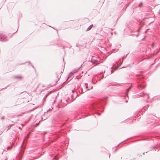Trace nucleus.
Here are the masks:
<instances>
[{
  "label": "nucleus",
  "mask_w": 160,
  "mask_h": 160,
  "mask_svg": "<svg viewBox=\"0 0 160 160\" xmlns=\"http://www.w3.org/2000/svg\"><path fill=\"white\" fill-rule=\"evenodd\" d=\"M104 101L102 100L94 103L91 105L90 109L91 111L94 110L95 113H97V115H100V114L97 112V109L98 108H99L100 107H102L104 105Z\"/></svg>",
  "instance_id": "f257e3e1"
},
{
  "label": "nucleus",
  "mask_w": 160,
  "mask_h": 160,
  "mask_svg": "<svg viewBox=\"0 0 160 160\" xmlns=\"http://www.w3.org/2000/svg\"><path fill=\"white\" fill-rule=\"evenodd\" d=\"M142 74L141 72L140 74L136 75L137 78V82L138 83V87L139 88H143L145 87V84L144 80L142 79Z\"/></svg>",
  "instance_id": "f03ea898"
},
{
  "label": "nucleus",
  "mask_w": 160,
  "mask_h": 160,
  "mask_svg": "<svg viewBox=\"0 0 160 160\" xmlns=\"http://www.w3.org/2000/svg\"><path fill=\"white\" fill-rule=\"evenodd\" d=\"M90 89V88H88V84L87 83H85L80 88L81 92L80 93H84L86 92L88 90H89Z\"/></svg>",
  "instance_id": "7ed1b4c3"
},
{
  "label": "nucleus",
  "mask_w": 160,
  "mask_h": 160,
  "mask_svg": "<svg viewBox=\"0 0 160 160\" xmlns=\"http://www.w3.org/2000/svg\"><path fill=\"white\" fill-rule=\"evenodd\" d=\"M24 140H23L22 143L21 147V149L19 151V154L20 155H22L24 152L25 148V146L24 145Z\"/></svg>",
  "instance_id": "20e7f679"
},
{
  "label": "nucleus",
  "mask_w": 160,
  "mask_h": 160,
  "mask_svg": "<svg viewBox=\"0 0 160 160\" xmlns=\"http://www.w3.org/2000/svg\"><path fill=\"white\" fill-rule=\"evenodd\" d=\"M8 40L6 35L2 32H0V41H6Z\"/></svg>",
  "instance_id": "39448f33"
},
{
  "label": "nucleus",
  "mask_w": 160,
  "mask_h": 160,
  "mask_svg": "<svg viewBox=\"0 0 160 160\" xmlns=\"http://www.w3.org/2000/svg\"><path fill=\"white\" fill-rule=\"evenodd\" d=\"M139 96L140 97H144L147 98H149V97L148 95L147 94H146L143 92L141 93L140 94Z\"/></svg>",
  "instance_id": "423d86ee"
},
{
  "label": "nucleus",
  "mask_w": 160,
  "mask_h": 160,
  "mask_svg": "<svg viewBox=\"0 0 160 160\" xmlns=\"http://www.w3.org/2000/svg\"><path fill=\"white\" fill-rule=\"evenodd\" d=\"M132 86L131 85L130 87H129L128 88H127L125 92V96H128V92L129 91L130 89L131 88H132Z\"/></svg>",
  "instance_id": "0eeeda50"
},
{
  "label": "nucleus",
  "mask_w": 160,
  "mask_h": 160,
  "mask_svg": "<svg viewBox=\"0 0 160 160\" xmlns=\"http://www.w3.org/2000/svg\"><path fill=\"white\" fill-rule=\"evenodd\" d=\"M80 68H78L77 69H75L73 71H72L69 73V75H72L74 73H76L77 71Z\"/></svg>",
  "instance_id": "6e6552de"
},
{
  "label": "nucleus",
  "mask_w": 160,
  "mask_h": 160,
  "mask_svg": "<svg viewBox=\"0 0 160 160\" xmlns=\"http://www.w3.org/2000/svg\"><path fill=\"white\" fill-rule=\"evenodd\" d=\"M92 26H93V25L92 24L90 26H89L88 27V28L87 29L86 31H88L90 30H91V29L92 28Z\"/></svg>",
  "instance_id": "1a4fd4ad"
},
{
  "label": "nucleus",
  "mask_w": 160,
  "mask_h": 160,
  "mask_svg": "<svg viewBox=\"0 0 160 160\" xmlns=\"http://www.w3.org/2000/svg\"><path fill=\"white\" fill-rule=\"evenodd\" d=\"M147 106H146L145 107H144L140 111V112L141 113H142L143 110H145L147 109Z\"/></svg>",
  "instance_id": "9d476101"
},
{
  "label": "nucleus",
  "mask_w": 160,
  "mask_h": 160,
  "mask_svg": "<svg viewBox=\"0 0 160 160\" xmlns=\"http://www.w3.org/2000/svg\"><path fill=\"white\" fill-rule=\"evenodd\" d=\"M81 112L82 113H83L86 115L87 114L86 113H87V112H86V111L84 109L83 110H82L81 111Z\"/></svg>",
  "instance_id": "9b49d317"
},
{
  "label": "nucleus",
  "mask_w": 160,
  "mask_h": 160,
  "mask_svg": "<svg viewBox=\"0 0 160 160\" xmlns=\"http://www.w3.org/2000/svg\"><path fill=\"white\" fill-rule=\"evenodd\" d=\"M14 78L17 79H22V77L20 76H16L14 77Z\"/></svg>",
  "instance_id": "f8f14e48"
},
{
  "label": "nucleus",
  "mask_w": 160,
  "mask_h": 160,
  "mask_svg": "<svg viewBox=\"0 0 160 160\" xmlns=\"http://www.w3.org/2000/svg\"><path fill=\"white\" fill-rule=\"evenodd\" d=\"M70 98L71 99V101L72 102L76 98V97H75L74 98H73L74 97H73V95H72L71 97Z\"/></svg>",
  "instance_id": "ddd939ff"
},
{
  "label": "nucleus",
  "mask_w": 160,
  "mask_h": 160,
  "mask_svg": "<svg viewBox=\"0 0 160 160\" xmlns=\"http://www.w3.org/2000/svg\"><path fill=\"white\" fill-rule=\"evenodd\" d=\"M119 61H120V64L119 65V66L118 67H116V68H115V70H116V69H117V68H118V67H119V66H120V65H121L122 63V62H121V59H120V60H119Z\"/></svg>",
  "instance_id": "4468645a"
},
{
  "label": "nucleus",
  "mask_w": 160,
  "mask_h": 160,
  "mask_svg": "<svg viewBox=\"0 0 160 160\" xmlns=\"http://www.w3.org/2000/svg\"><path fill=\"white\" fill-rule=\"evenodd\" d=\"M159 52V51L158 50H157V51L154 52H153V55H156Z\"/></svg>",
  "instance_id": "2eb2a0df"
},
{
  "label": "nucleus",
  "mask_w": 160,
  "mask_h": 160,
  "mask_svg": "<svg viewBox=\"0 0 160 160\" xmlns=\"http://www.w3.org/2000/svg\"><path fill=\"white\" fill-rule=\"evenodd\" d=\"M39 123V122L37 123H36L35 124L33 125V127L34 128H36L37 126H38Z\"/></svg>",
  "instance_id": "dca6fc26"
},
{
  "label": "nucleus",
  "mask_w": 160,
  "mask_h": 160,
  "mask_svg": "<svg viewBox=\"0 0 160 160\" xmlns=\"http://www.w3.org/2000/svg\"><path fill=\"white\" fill-rule=\"evenodd\" d=\"M113 72V71L112 69L110 70V72L109 73H108V74L107 75H108L111 74Z\"/></svg>",
  "instance_id": "f3484780"
},
{
  "label": "nucleus",
  "mask_w": 160,
  "mask_h": 160,
  "mask_svg": "<svg viewBox=\"0 0 160 160\" xmlns=\"http://www.w3.org/2000/svg\"><path fill=\"white\" fill-rule=\"evenodd\" d=\"M93 62L94 64H98V61L97 60H93Z\"/></svg>",
  "instance_id": "a211bd4d"
},
{
  "label": "nucleus",
  "mask_w": 160,
  "mask_h": 160,
  "mask_svg": "<svg viewBox=\"0 0 160 160\" xmlns=\"http://www.w3.org/2000/svg\"><path fill=\"white\" fill-rule=\"evenodd\" d=\"M142 4H142V2H140V4H139V6H138V7H142Z\"/></svg>",
  "instance_id": "6ab92c4d"
},
{
  "label": "nucleus",
  "mask_w": 160,
  "mask_h": 160,
  "mask_svg": "<svg viewBox=\"0 0 160 160\" xmlns=\"http://www.w3.org/2000/svg\"><path fill=\"white\" fill-rule=\"evenodd\" d=\"M48 94L49 93H47L45 96V97H44V98H43V99H45V98H47V97L48 96Z\"/></svg>",
  "instance_id": "aec40b11"
},
{
  "label": "nucleus",
  "mask_w": 160,
  "mask_h": 160,
  "mask_svg": "<svg viewBox=\"0 0 160 160\" xmlns=\"http://www.w3.org/2000/svg\"><path fill=\"white\" fill-rule=\"evenodd\" d=\"M30 133H31V132H30L27 135V138H28V136L30 134Z\"/></svg>",
  "instance_id": "412c9836"
},
{
  "label": "nucleus",
  "mask_w": 160,
  "mask_h": 160,
  "mask_svg": "<svg viewBox=\"0 0 160 160\" xmlns=\"http://www.w3.org/2000/svg\"><path fill=\"white\" fill-rule=\"evenodd\" d=\"M12 125H9L8 126V129H9L11 127Z\"/></svg>",
  "instance_id": "4be33fe9"
},
{
  "label": "nucleus",
  "mask_w": 160,
  "mask_h": 160,
  "mask_svg": "<svg viewBox=\"0 0 160 160\" xmlns=\"http://www.w3.org/2000/svg\"><path fill=\"white\" fill-rule=\"evenodd\" d=\"M128 54H127L126 55V56H125L124 57H123L122 58V59H125V58H126V57H127V55H128Z\"/></svg>",
  "instance_id": "5701e85b"
},
{
  "label": "nucleus",
  "mask_w": 160,
  "mask_h": 160,
  "mask_svg": "<svg viewBox=\"0 0 160 160\" xmlns=\"http://www.w3.org/2000/svg\"><path fill=\"white\" fill-rule=\"evenodd\" d=\"M11 148L10 147H8L7 148V149L8 150L10 149Z\"/></svg>",
  "instance_id": "b1692460"
},
{
  "label": "nucleus",
  "mask_w": 160,
  "mask_h": 160,
  "mask_svg": "<svg viewBox=\"0 0 160 160\" xmlns=\"http://www.w3.org/2000/svg\"><path fill=\"white\" fill-rule=\"evenodd\" d=\"M1 119H2V120L4 119V117L3 116V117H2Z\"/></svg>",
  "instance_id": "393cba45"
},
{
  "label": "nucleus",
  "mask_w": 160,
  "mask_h": 160,
  "mask_svg": "<svg viewBox=\"0 0 160 160\" xmlns=\"http://www.w3.org/2000/svg\"><path fill=\"white\" fill-rule=\"evenodd\" d=\"M154 147H152V148H151V149H150V150H152V149H154Z\"/></svg>",
  "instance_id": "a878e982"
},
{
  "label": "nucleus",
  "mask_w": 160,
  "mask_h": 160,
  "mask_svg": "<svg viewBox=\"0 0 160 160\" xmlns=\"http://www.w3.org/2000/svg\"><path fill=\"white\" fill-rule=\"evenodd\" d=\"M56 156H54L53 158V159H56Z\"/></svg>",
  "instance_id": "bb28decb"
},
{
  "label": "nucleus",
  "mask_w": 160,
  "mask_h": 160,
  "mask_svg": "<svg viewBox=\"0 0 160 160\" xmlns=\"http://www.w3.org/2000/svg\"><path fill=\"white\" fill-rule=\"evenodd\" d=\"M31 65L32 67L33 68H34V66H33L32 64Z\"/></svg>",
  "instance_id": "cd10ccee"
},
{
  "label": "nucleus",
  "mask_w": 160,
  "mask_h": 160,
  "mask_svg": "<svg viewBox=\"0 0 160 160\" xmlns=\"http://www.w3.org/2000/svg\"><path fill=\"white\" fill-rule=\"evenodd\" d=\"M28 62L29 64H30V65L32 64L30 62Z\"/></svg>",
  "instance_id": "c85d7f7f"
},
{
  "label": "nucleus",
  "mask_w": 160,
  "mask_h": 160,
  "mask_svg": "<svg viewBox=\"0 0 160 160\" xmlns=\"http://www.w3.org/2000/svg\"><path fill=\"white\" fill-rule=\"evenodd\" d=\"M19 128L20 130H21L22 128H21V127H19Z\"/></svg>",
  "instance_id": "c756f323"
},
{
  "label": "nucleus",
  "mask_w": 160,
  "mask_h": 160,
  "mask_svg": "<svg viewBox=\"0 0 160 160\" xmlns=\"http://www.w3.org/2000/svg\"><path fill=\"white\" fill-rule=\"evenodd\" d=\"M18 29H17V31H16L15 32H14V33H13V34H14L16 32H17V31H18Z\"/></svg>",
  "instance_id": "7c9ffc66"
},
{
  "label": "nucleus",
  "mask_w": 160,
  "mask_h": 160,
  "mask_svg": "<svg viewBox=\"0 0 160 160\" xmlns=\"http://www.w3.org/2000/svg\"><path fill=\"white\" fill-rule=\"evenodd\" d=\"M60 77L58 78V80L56 81V82H57L60 79Z\"/></svg>",
  "instance_id": "2f4dec72"
},
{
  "label": "nucleus",
  "mask_w": 160,
  "mask_h": 160,
  "mask_svg": "<svg viewBox=\"0 0 160 160\" xmlns=\"http://www.w3.org/2000/svg\"><path fill=\"white\" fill-rule=\"evenodd\" d=\"M21 125L22 126V127H23L24 126V124H23L22 123L21 124Z\"/></svg>",
  "instance_id": "473e14b6"
},
{
  "label": "nucleus",
  "mask_w": 160,
  "mask_h": 160,
  "mask_svg": "<svg viewBox=\"0 0 160 160\" xmlns=\"http://www.w3.org/2000/svg\"><path fill=\"white\" fill-rule=\"evenodd\" d=\"M50 109H49L48 111H47V113L48 112V111H50Z\"/></svg>",
  "instance_id": "72a5a7b5"
},
{
  "label": "nucleus",
  "mask_w": 160,
  "mask_h": 160,
  "mask_svg": "<svg viewBox=\"0 0 160 160\" xmlns=\"http://www.w3.org/2000/svg\"><path fill=\"white\" fill-rule=\"evenodd\" d=\"M2 133V132L1 131L0 132V135Z\"/></svg>",
  "instance_id": "f704fd0d"
},
{
  "label": "nucleus",
  "mask_w": 160,
  "mask_h": 160,
  "mask_svg": "<svg viewBox=\"0 0 160 160\" xmlns=\"http://www.w3.org/2000/svg\"><path fill=\"white\" fill-rule=\"evenodd\" d=\"M74 92V91L73 90L72 91V93H73Z\"/></svg>",
  "instance_id": "c9c22d12"
},
{
  "label": "nucleus",
  "mask_w": 160,
  "mask_h": 160,
  "mask_svg": "<svg viewBox=\"0 0 160 160\" xmlns=\"http://www.w3.org/2000/svg\"><path fill=\"white\" fill-rule=\"evenodd\" d=\"M102 78H103L104 76L103 75H102Z\"/></svg>",
  "instance_id": "e433bc0d"
},
{
  "label": "nucleus",
  "mask_w": 160,
  "mask_h": 160,
  "mask_svg": "<svg viewBox=\"0 0 160 160\" xmlns=\"http://www.w3.org/2000/svg\"><path fill=\"white\" fill-rule=\"evenodd\" d=\"M154 46V43H153V44H152V46L153 47Z\"/></svg>",
  "instance_id": "4c0bfd02"
},
{
  "label": "nucleus",
  "mask_w": 160,
  "mask_h": 160,
  "mask_svg": "<svg viewBox=\"0 0 160 160\" xmlns=\"http://www.w3.org/2000/svg\"><path fill=\"white\" fill-rule=\"evenodd\" d=\"M24 63H22L20 64V65L22 64H23Z\"/></svg>",
  "instance_id": "58836bf2"
},
{
  "label": "nucleus",
  "mask_w": 160,
  "mask_h": 160,
  "mask_svg": "<svg viewBox=\"0 0 160 160\" xmlns=\"http://www.w3.org/2000/svg\"><path fill=\"white\" fill-rule=\"evenodd\" d=\"M94 58V56H92V58H93H93Z\"/></svg>",
  "instance_id": "ea45409f"
},
{
  "label": "nucleus",
  "mask_w": 160,
  "mask_h": 160,
  "mask_svg": "<svg viewBox=\"0 0 160 160\" xmlns=\"http://www.w3.org/2000/svg\"><path fill=\"white\" fill-rule=\"evenodd\" d=\"M139 31H140V29H138V32H139Z\"/></svg>",
  "instance_id": "a19ab883"
},
{
  "label": "nucleus",
  "mask_w": 160,
  "mask_h": 160,
  "mask_svg": "<svg viewBox=\"0 0 160 160\" xmlns=\"http://www.w3.org/2000/svg\"><path fill=\"white\" fill-rule=\"evenodd\" d=\"M76 46L78 47V45L77 44L76 45Z\"/></svg>",
  "instance_id": "79ce46f5"
},
{
  "label": "nucleus",
  "mask_w": 160,
  "mask_h": 160,
  "mask_svg": "<svg viewBox=\"0 0 160 160\" xmlns=\"http://www.w3.org/2000/svg\"><path fill=\"white\" fill-rule=\"evenodd\" d=\"M112 68H113V67H111V69H112Z\"/></svg>",
  "instance_id": "37998d69"
},
{
  "label": "nucleus",
  "mask_w": 160,
  "mask_h": 160,
  "mask_svg": "<svg viewBox=\"0 0 160 160\" xmlns=\"http://www.w3.org/2000/svg\"><path fill=\"white\" fill-rule=\"evenodd\" d=\"M126 102H128V101H127V100H126Z\"/></svg>",
  "instance_id": "c03bdc74"
},
{
  "label": "nucleus",
  "mask_w": 160,
  "mask_h": 160,
  "mask_svg": "<svg viewBox=\"0 0 160 160\" xmlns=\"http://www.w3.org/2000/svg\"><path fill=\"white\" fill-rule=\"evenodd\" d=\"M105 71H104V73H105Z\"/></svg>",
  "instance_id": "a18cd8bd"
},
{
  "label": "nucleus",
  "mask_w": 160,
  "mask_h": 160,
  "mask_svg": "<svg viewBox=\"0 0 160 160\" xmlns=\"http://www.w3.org/2000/svg\"><path fill=\"white\" fill-rule=\"evenodd\" d=\"M55 102V101H54V102H53V103H54Z\"/></svg>",
  "instance_id": "49530a36"
},
{
  "label": "nucleus",
  "mask_w": 160,
  "mask_h": 160,
  "mask_svg": "<svg viewBox=\"0 0 160 160\" xmlns=\"http://www.w3.org/2000/svg\"><path fill=\"white\" fill-rule=\"evenodd\" d=\"M92 88V87H91V88Z\"/></svg>",
  "instance_id": "de8ad7c7"
},
{
  "label": "nucleus",
  "mask_w": 160,
  "mask_h": 160,
  "mask_svg": "<svg viewBox=\"0 0 160 160\" xmlns=\"http://www.w3.org/2000/svg\"><path fill=\"white\" fill-rule=\"evenodd\" d=\"M117 149H116V150H115V151H117Z\"/></svg>",
  "instance_id": "09e8293b"
},
{
  "label": "nucleus",
  "mask_w": 160,
  "mask_h": 160,
  "mask_svg": "<svg viewBox=\"0 0 160 160\" xmlns=\"http://www.w3.org/2000/svg\"><path fill=\"white\" fill-rule=\"evenodd\" d=\"M138 35H137V37H138Z\"/></svg>",
  "instance_id": "8fccbe9b"
},
{
  "label": "nucleus",
  "mask_w": 160,
  "mask_h": 160,
  "mask_svg": "<svg viewBox=\"0 0 160 160\" xmlns=\"http://www.w3.org/2000/svg\"><path fill=\"white\" fill-rule=\"evenodd\" d=\"M153 22V21H152V22Z\"/></svg>",
  "instance_id": "3c124183"
}]
</instances>
